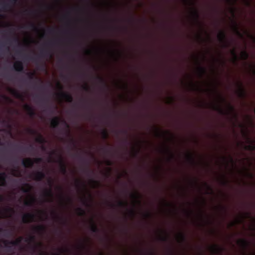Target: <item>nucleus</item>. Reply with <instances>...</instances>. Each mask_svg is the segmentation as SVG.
I'll use <instances>...</instances> for the list:
<instances>
[{"label":"nucleus","mask_w":255,"mask_h":255,"mask_svg":"<svg viewBox=\"0 0 255 255\" xmlns=\"http://www.w3.org/2000/svg\"><path fill=\"white\" fill-rule=\"evenodd\" d=\"M212 109L216 111H217L221 115H234V118L237 120L238 118V115L235 112L234 107L231 104L228 105V111L227 112L224 111V110L218 105L214 104L212 105Z\"/></svg>","instance_id":"obj_1"},{"label":"nucleus","mask_w":255,"mask_h":255,"mask_svg":"<svg viewBox=\"0 0 255 255\" xmlns=\"http://www.w3.org/2000/svg\"><path fill=\"white\" fill-rule=\"evenodd\" d=\"M42 161V158L41 157L35 158L33 160L30 158H27L22 160V164L25 167L32 168L34 163L39 164Z\"/></svg>","instance_id":"obj_2"},{"label":"nucleus","mask_w":255,"mask_h":255,"mask_svg":"<svg viewBox=\"0 0 255 255\" xmlns=\"http://www.w3.org/2000/svg\"><path fill=\"white\" fill-rule=\"evenodd\" d=\"M23 239V237H20L15 241H8L6 240H4L3 241V243L4 244L5 247L8 248V251H9L10 248V245L12 246H17L21 243Z\"/></svg>","instance_id":"obj_3"},{"label":"nucleus","mask_w":255,"mask_h":255,"mask_svg":"<svg viewBox=\"0 0 255 255\" xmlns=\"http://www.w3.org/2000/svg\"><path fill=\"white\" fill-rule=\"evenodd\" d=\"M48 183L49 186L51 187L53 183V180L51 178H49L48 180ZM44 195L45 197L50 198V199L48 200L49 202H51L53 201V193L51 188L48 189H46L44 191Z\"/></svg>","instance_id":"obj_4"},{"label":"nucleus","mask_w":255,"mask_h":255,"mask_svg":"<svg viewBox=\"0 0 255 255\" xmlns=\"http://www.w3.org/2000/svg\"><path fill=\"white\" fill-rule=\"evenodd\" d=\"M35 218V215L31 213H27L24 214L22 218V222L24 223H29L34 221V219Z\"/></svg>","instance_id":"obj_5"},{"label":"nucleus","mask_w":255,"mask_h":255,"mask_svg":"<svg viewBox=\"0 0 255 255\" xmlns=\"http://www.w3.org/2000/svg\"><path fill=\"white\" fill-rule=\"evenodd\" d=\"M57 162H58L60 165V169L61 172L64 175H66L67 172L66 165L61 155L59 156V159L57 160Z\"/></svg>","instance_id":"obj_6"},{"label":"nucleus","mask_w":255,"mask_h":255,"mask_svg":"<svg viewBox=\"0 0 255 255\" xmlns=\"http://www.w3.org/2000/svg\"><path fill=\"white\" fill-rule=\"evenodd\" d=\"M33 179L37 181H41L45 177V174L42 171H38L33 173Z\"/></svg>","instance_id":"obj_7"},{"label":"nucleus","mask_w":255,"mask_h":255,"mask_svg":"<svg viewBox=\"0 0 255 255\" xmlns=\"http://www.w3.org/2000/svg\"><path fill=\"white\" fill-rule=\"evenodd\" d=\"M58 95L64 99L65 101L69 103H72L73 101V98L72 95L69 93L61 92L60 94H58Z\"/></svg>","instance_id":"obj_8"},{"label":"nucleus","mask_w":255,"mask_h":255,"mask_svg":"<svg viewBox=\"0 0 255 255\" xmlns=\"http://www.w3.org/2000/svg\"><path fill=\"white\" fill-rule=\"evenodd\" d=\"M24 108L25 110L27 112L28 115L31 118L34 117L36 113L34 111V109L29 105L25 104L24 106Z\"/></svg>","instance_id":"obj_9"},{"label":"nucleus","mask_w":255,"mask_h":255,"mask_svg":"<svg viewBox=\"0 0 255 255\" xmlns=\"http://www.w3.org/2000/svg\"><path fill=\"white\" fill-rule=\"evenodd\" d=\"M218 38L219 40L225 44L227 46V36L225 32L224 31H221L218 35Z\"/></svg>","instance_id":"obj_10"},{"label":"nucleus","mask_w":255,"mask_h":255,"mask_svg":"<svg viewBox=\"0 0 255 255\" xmlns=\"http://www.w3.org/2000/svg\"><path fill=\"white\" fill-rule=\"evenodd\" d=\"M14 70L17 72H23L24 70V66L21 61H16L13 65Z\"/></svg>","instance_id":"obj_11"},{"label":"nucleus","mask_w":255,"mask_h":255,"mask_svg":"<svg viewBox=\"0 0 255 255\" xmlns=\"http://www.w3.org/2000/svg\"><path fill=\"white\" fill-rule=\"evenodd\" d=\"M211 249L214 254L220 255L224 250V249L218 245H213L211 247Z\"/></svg>","instance_id":"obj_12"},{"label":"nucleus","mask_w":255,"mask_h":255,"mask_svg":"<svg viewBox=\"0 0 255 255\" xmlns=\"http://www.w3.org/2000/svg\"><path fill=\"white\" fill-rule=\"evenodd\" d=\"M238 244L244 249L248 248L250 245V243L246 239H240L238 241Z\"/></svg>","instance_id":"obj_13"},{"label":"nucleus","mask_w":255,"mask_h":255,"mask_svg":"<svg viewBox=\"0 0 255 255\" xmlns=\"http://www.w3.org/2000/svg\"><path fill=\"white\" fill-rule=\"evenodd\" d=\"M239 89L238 90V95L240 98H244L246 96V91L243 87L241 83L238 84Z\"/></svg>","instance_id":"obj_14"},{"label":"nucleus","mask_w":255,"mask_h":255,"mask_svg":"<svg viewBox=\"0 0 255 255\" xmlns=\"http://www.w3.org/2000/svg\"><path fill=\"white\" fill-rule=\"evenodd\" d=\"M60 119L58 117H55L51 120V127L53 128H57L59 125Z\"/></svg>","instance_id":"obj_15"},{"label":"nucleus","mask_w":255,"mask_h":255,"mask_svg":"<svg viewBox=\"0 0 255 255\" xmlns=\"http://www.w3.org/2000/svg\"><path fill=\"white\" fill-rule=\"evenodd\" d=\"M6 174L3 172L0 173V186H5L6 185Z\"/></svg>","instance_id":"obj_16"},{"label":"nucleus","mask_w":255,"mask_h":255,"mask_svg":"<svg viewBox=\"0 0 255 255\" xmlns=\"http://www.w3.org/2000/svg\"><path fill=\"white\" fill-rule=\"evenodd\" d=\"M248 141L250 142V144L248 145H245V149L252 151L255 150V141L252 140L250 138H248Z\"/></svg>","instance_id":"obj_17"},{"label":"nucleus","mask_w":255,"mask_h":255,"mask_svg":"<svg viewBox=\"0 0 255 255\" xmlns=\"http://www.w3.org/2000/svg\"><path fill=\"white\" fill-rule=\"evenodd\" d=\"M9 92L13 96L16 98L22 100L23 99V95L16 90L13 89H9Z\"/></svg>","instance_id":"obj_18"},{"label":"nucleus","mask_w":255,"mask_h":255,"mask_svg":"<svg viewBox=\"0 0 255 255\" xmlns=\"http://www.w3.org/2000/svg\"><path fill=\"white\" fill-rule=\"evenodd\" d=\"M91 226H90V230L94 233H98L99 232V229L98 228L97 225L94 222V221L93 219L91 220Z\"/></svg>","instance_id":"obj_19"},{"label":"nucleus","mask_w":255,"mask_h":255,"mask_svg":"<svg viewBox=\"0 0 255 255\" xmlns=\"http://www.w3.org/2000/svg\"><path fill=\"white\" fill-rule=\"evenodd\" d=\"M34 232L38 233V234H43L45 232L46 228L45 226L43 225H39L36 227H35L33 229Z\"/></svg>","instance_id":"obj_20"},{"label":"nucleus","mask_w":255,"mask_h":255,"mask_svg":"<svg viewBox=\"0 0 255 255\" xmlns=\"http://www.w3.org/2000/svg\"><path fill=\"white\" fill-rule=\"evenodd\" d=\"M51 52L48 49H42L40 51L39 56L41 57H51Z\"/></svg>","instance_id":"obj_21"},{"label":"nucleus","mask_w":255,"mask_h":255,"mask_svg":"<svg viewBox=\"0 0 255 255\" xmlns=\"http://www.w3.org/2000/svg\"><path fill=\"white\" fill-rule=\"evenodd\" d=\"M36 142L41 144H44L46 143V140L44 137L40 134H38V136L35 139Z\"/></svg>","instance_id":"obj_22"},{"label":"nucleus","mask_w":255,"mask_h":255,"mask_svg":"<svg viewBox=\"0 0 255 255\" xmlns=\"http://www.w3.org/2000/svg\"><path fill=\"white\" fill-rule=\"evenodd\" d=\"M28 78L30 81H40L39 79H38V78L36 77L35 76L34 73L33 72H28L26 73Z\"/></svg>","instance_id":"obj_23"},{"label":"nucleus","mask_w":255,"mask_h":255,"mask_svg":"<svg viewBox=\"0 0 255 255\" xmlns=\"http://www.w3.org/2000/svg\"><path fill=\"white\" fill-rule=\"evenodd\" d=\"M192 14L196 21L199 22V14L198 10L194 8L192 11Z\"/></svg>","instance_id":"obj_24"},{"label":"nucleus","mask_w":255,"mask_h":255,"mask_svg":"<svg viewBox=\"0 0 255 255\" xmlns=\"http://www.w3.org/2000/svg\"><path fill=\"white\" fill-rule=\"evenodd\" d=\"M131 196L132 198L134 199L136 202L139 204V205H140L141 204V202L139 200L140 198V195L137 194V193H132L131 194Z\"/></svg>","instance_id":"obj_25"},{"label":"nucleus","mask_w":255,"mask_h":255,"mask_svg":"<svg viewBox=\"0 0 255 255\" xmlns=\"http://www.w3.org/2000/svg\"><path fill=\"white\" fill-rule=\"evenodd\" d=\"M164 151H165V152H166V153H167L168 154H169V155H170L169 160H171L174 158V155L173 154V153L172 152V151H171L169 147H168L167 146H165V147L164 148Z\"/></svg>","instance_id":"obj_26"},{"label":"nucleus","mask_w":255,"mask_h":255,"mask_svg":"<svg viewBox=\"0 0 255 255\" xmlns=\"http://www.w3.org/2000/svg\"><path fill=\"white\" fill-rule=\"evenodd\" d=\"M35 201L36 200L34 198H32L30 200L25 201L24 202V205L28 207L32 206L35 203Z\"/></svg>","instance_id":"obj_27"},{"label":"nucleus","mask_w":255,"mask_h":255,"mask_svg":"<svg viewBox=\"0 0 255 255\" xmlns=\"http://www.w3.org/2000/svg\"><path fill=\"white\" fill-rule=\"evenodd\" d=\"M96 79L99 81V82L102 84L104 88H107V85L105 80L100 76H97Z\"/></svg>","instance_id":"obj_28"},{"label":"nucleus","mask_w":255,"mask_h":255,"mask_svg":"<svg viewBox=\"0 0 255 255\" xmlns=\"http://www.w3.org/2000/svg\"><path fill=\"white\" fill-rule=\"evenodd\" d=\"M241 57L242 59L246 60L248 59L249 54L246 51L244 50L241 53Z\"/></svg>","instance_id":"obj_29"},{"label":"nucleus","mask_w":255,"mask_h":255,"mask_svg":"<svg viewBox=\"0 0 255 255\" xmlns=\"http://www.w3.org/2000/svg\"><path fill=\"white\" fill-rule=\"evenodd\" d=\"M27 28L30 29L34 31H38V27L33 23H29L26 27Z\"/></svg>","instance_id":"obj_30"},{"label":"nucleus","mask_w":255,"mask_h":255,"mask_svg":"<svg viewBox=\"0 0 255 255\" xmlns=\"http://www.w3.org/2000/svg\"><path fill=\"white\" fill-rule=\"evenodd\" d=\"M52 214L53 215L54 218L55 219L59 221H62L63 224H66V221L65 220H63V218L58 216L55 212H52Z\"/></svg>","instance_id":"obj_31"},{"label":"nucleus","mask_w":255,"mask_h":255,"mask_svg":"<svg viewBox=\"0 0 255 255\" xmlns=\"http://www.w3.org/2000/svg\"><path fill=\"white\" fill-rule=\"evenodd\" d=\"M198 72H199V73L200 74V75L201 76H202L203 75L205 74L206 73V69L204 67H202L201 66H199L198 67Z\"/></svg>","instance_id":"obj_32"},{"label":"nucleus","mask_w":255,"mask_h":255,"mask_svg":"<svg viewBox=\"0 0 255 255\" xmlns=\"http://www.w3.org/2000/svg\"><path fill=\"white\" fill-rule=\"evenodd\" d=\"M186 157L188 160L192 163H195V160L193 154L190 152H188L186 154Z\"/></svg>","instance_id":"obj_33"},{"label":"nucleus","mask_w":255,"mask_h":255,"mask_svg":"<svg viewBox=\"0 0 255 255\" xmlns=\"http://www.w3.org/2000/svg\"><path fill=\"white\" fill-rule=\"evenodd\" d=\"M234 29L236 34L240 37H242L243 34L239 31L238 27V24L236 21H234Z\"/></svg>","instance_id":"obj_34"},{"label":"nucleus","mask_w":255,"mask_h":255,"mask_svg":"<svg viewBox=\"0 0 255 255\" xmlns=\"http://www.w3.org/2000/svg\"><path fill=\"white\" fill-rule=\"evenodd\" d=\"M25 242H26V243H35V237L34 236L31 235V236H29V238H26L25 239Z\"/></svg>","instance_id":"obj_35"},{"label":"nucleus","mask_w":255,"mask_h":255,"mask_svg":"<svg viewBox=\"0 0 255 255\" xmlns=\"http://www.w3.org/2000/svg\"><path fill=\"white\" fill-rule=\"evenodd\" d=\"M34 99H38L39 102H47L48 100L47 98L45 97H41L38 95H36L34 97Z\"/></svg>","instance_id":"obj_36"},{"label":"nucleus","mask_w":255,"mask_h":255,"mask_svg":"<svg viewBox=\"0 0 255 255\" xmlns=\"http://www.w3.org/2000/svg\"><path fill=\"white\" fill-rule=\"evenodd\" d=\"M61 122L63 124V125L65 126L66 129V132L67 134L70 136V126L68 123H66V122L64 120H62Z\"/></svg>","instance_id":"obj_37"},{"label":"nucleus","mask_w":255,"mask_h":255,"mask_svg":"<svg viewBox=\"0 0 255 255\" xmlns=\"http://www.w3.org/2000/svg\"><path fill=\"white\" fill-rule=\"evenodd\" d=\"M25 185L27 187V188H25L24 187L21 188V190L24 193H29L31 189V187L28 184H25Z\"/></svg>","instance_id":"obj_38"},{"label":"nucleus","mask_w":255,"mask_h":255,"mask_svg":"<svg viewBox=\"0 0 255 255\" xmlns=\"http://www.w3.org/2000/svg\"><path fill=\"white\" fill-rule=\"evenodd\" d=\"M118 206L120 207L127 208L128 206V203L127 202L119 201L118 203Z\"/></svg>","instance_id":"obj_39"},{"label":"nucleus","mask_w":255,"mask_h":255,"mask_svg":"<svg viewBox=\"0 0 255 255\" xmlns=\"http://www.w3.org/2000/svg\"><path fill=\"white\" fill-rule=\"evenodd\" d=\"M101 134H102V137L104 139H107L108 138L109 134H108V131L106 129H103L102 131Z\"/></svg>","instance_id":"obj_40"},{"label":"nucleus","mask_w":255,"mask_h":255,"mask_svg":"<svg viewBox=\"0 0 255 255\" xmlns=\"http://www.w3.org/2000/svg\"><path fill=\"white\" fill-rule=\"evenodd\" d=\"M77 211L78 212V215L80 216H84L86 215L85 210L81 208H77Z\"/></svg>","instance_id":"obj_41"},{"label":"nucleus","mask_w":255,"mask_h":255,"mask_svg":"<svg viewBox=\"0 0 255 255\" xmlns=\"http://www.w3.org/2000/svg\"><path fill=\"white\" fill-rule=\"evenodd\" d=\"M165 234H166L165 236H161L159 237V239L160 241L163 242H166L168 241L169 237L167 235H166V233H165Z\"/></svg>","instance_id":"obj_42"},{"label":"nucleus","mask_w":255,"mask_h":255,"mask_svg":"<svg viewBox=\"0 0 255 255\" xmlns=\"http://www.w3.org/2000/svg\"><path fill=\"white\" fill-rule=\"evenodd\" d=\"M181 242L184 243L186 242V239L185 235L183 233H180L179 235Z\"/></svg>","instance_id":"obj_43"},{"label":"nucleus","mask_w":255,"mask_h":255,"mask_svg":"<svg viewBox=\"0 0 255 255\" xmlns=\"http://www.w3.org/2000/svg\"><path fill=\"white\" fill-rule=\"evenodd\" d=\"M9 7H10V6H9V4H8V3H2L1 4V8L3 10H6L7 8H9Z\"/></svg>","instance_id":"obj_44"},{"label":"nucleus","mask_w":255,"mask_h":255,"mask_svg":"<svg viewBox=\"0 0 255 255\" xmlns=\"http://www.w3.org/2000/svg\"><path fill=\"white\" fill-rule=\"evenodd\" d=\"M27 131L29 134H32V135L38 134V133L36 130H35L33 129H31V128H28L27 129Z\"/></svg>","instance_id":"obj_45"},{"label":"nucleus","mask_w":255,"mask_h":255,"mask_svg":"<svg viewBox=\"0 0 255 255\" xmlns=\"http://www.w3.org/2000/svg\"><path fill=\"white\" fill-rule=\"evenodd\" d=\"M3 232L5 233L4 236L6 237H9L12 235V232L8 230H4Z\"/></svg>","instance_id":"obj_46"},{"label":"nucleus","mask_w":255,"mask_h":255,"mask_svg":"<svg viewBox=\"0 0 255 255\" xmlns=\"http://www.w3.org/2000/svg\"><path fill=\"white\" fill-rule=\"evenodd\" d=\"M84 171L88 174L93 173V172L90 169L89 165H88L87 167L85 169H84Z\"/></svg>","instance_id":"obj_47"},{"label":"nucleus","mask_w":255,"mask_h":255,"mask_svg":"<svg viewBox=\"0 0 255 255\" xmlns=\"http://www.w3.org/2000/svg\"><path fill=\"white\" fill-rule=\"evenodd\" d=\"M231 53H232V55L233 56V57L235 59V60L236 61L238 59V56H237V53H236L235 50L234 49L232 50L231 51Z\"/></svg>","instance_id":"obj_48"},{"label":"nucleus","mask_w":255,"mask_h":255,"mask_svg":"<svg viewBox=\"0 0 255 255\" xmlns=\"http://www.w3.org/2000/svg\"><path fill=\"white\" fill-rule=\"evenodd\" d=\"M82 88L86 91H89L90 90V87L87 84L83 86Z\"/></svg>","instance_id":"obj_49"},{"label":"nucleus","mask_w":255,"mask_h":255,"mask_svg":"<svg viewBox=\"0 0 255 255\" xmlns=\"http://www.w3.org/2000/svg\"><path fill=\"white\" fill-rule=\"evenodd\" d=\"M82 203L83 205H84L85 206L90 207V204L88 203V201L85 199L82 200Z\"/></svg>","instance_id":"obj_50"},{"label":"nucleus","mask_w":255,"mask_h":255,"mask_svg":"<svg viewBox=\"0 0 255 255\" xmlns=\"http://www.w3.org/2000/svg\"><path fill=\"white\" fill-rule=\"evenodd\" d=\"M90 182L92 184H93L94 185H99V182L98 181H96V180H94L93 179H90Z\"/></svg>","instance_id":"obj_51"},{"label":"nucleus","mask_w":255,"mask_h":255,"mask_svg":"<svg viewBox=\"0 0 255 255\" xmlns=\"http://www.w3.org/2000/svg\"><path fill=\"white\" fill-rule=\"evenodd\" d=\"M204 185L209 190L211 191L212 192L213 191L212 188L207 183H205Z\"/></svg>","instance_id":"obj_52"},{"label":"nucleus","mask_w":255,"mask_h":255,"mask_svg":"<svg viewBox=\"0 0 255 255\" xmlns=\"http://www.w3.org/2000/svg\"><path fill=\"white\" fill-rule=\"evenodd\" d=\"M78 157H79V159L81 161H83V162H87V160L86 159L82 157L81 156H79V155H78Z\"/></svg>","instance_id":"obj_53"},{"label":"nucleus","mask_w":255,"mask_h":255,"mask_svg":"<svg viewBox=\"0 0 255 255\" xmlns=\"http://www.w3.org/2000/svg\"><path fill=\"white\" fill-rule=\"evenodd\" d=\"M45 111H48L51 114H53L54 113V111L51 107H49L46 110H45Z\"/></svg>","instance_id":"obj_54"},{"label":"nucleus","mask_w":255,"mask_h":255,"mask_svg":"<svg viewBox=\"0 0 255 255\" xmlns=\"http://www.w3.org/2000/svg\"><path fill=\"white\" fill-rule=\"evenodd\" d=\"M70 141L72 144V145L74 147H76V142L75 141H74V140L73 139H70Z\"/></svg>","instance_id":"obj_55"},{"label":"nucleus","mask_w":255,"mask_h":255,"mask_svg":"<svg viewBox=\"0 0 255 255\" xmlns=\"http://www.w3.org/2000/svg\"><path fill=\"white\" fill-rule=\"evenodd\" d=\"M106 164L108 166H111L112 165V162L111 160H107L106 161Z\"/></svg>","instance_id":"obj_56"},{"label":"nucleus","mask_w":255,"mask_h":255,"mask_svg":"<svg viewBox=\"0 0 255 255\" xmlns=\"http://www.w3.org/2000/svg\"><path fill=\"white\" fill-rule=\"evenodd\" d=\"M55 30V28H48V31L49 32H53Z\"/></svg>","instance_id":"obj_57"},{"label":"nucleus","mask_w":255,"mask_h":255,"mask_svg":"<svg viewBox=\"0 0 255 255\" xmlns=\"http://www.w3.org/2000/svg\"><path fill=\"white\" fill-rule=\"evenodd\" d=\"M33 149V147L31 145H30L29 147L26 148V150L27 151L31 150Z\"/></svg>","instance_id":"obj_58"},{"label":"nucleus","mask_w":255,"mask_h":255,"mask_svg":"<svg viewBox=\"0 0 255 255\" xmlns=\"http://www.w3.org/2000/svg\"><path fill=\"white\" fill-rule=\"evenodd\" d=\"M129 213L132 216H134L135 215V211L134 210H130L129 211Z\"/></svg>","instance_id":"obj_59"},{"label":"nucleus","mask_w":255,"mask_h":255,"mask_svg":"<svg viewBox=\"0 0 255 255\" xmlns=\"http://www.w3.org/2000/svg\"><path fill=\"white\" fill-rule=\"evenodd\" d=\"M13 41L17 43H18V44H19V39L17 37H15L13 39Z\"/></svg>","instance_id":"obj_60"},{"label":"nucleus","mask_w":255,"mask_h":255,"mask_svg":"<svg viewBox=\"0 0 255 255\" xmlns=\"http://www.w3.org/2000/svg\"><path fill=\"white\" fill-rule=\"evenodd\" d=\"M34 12V11L30 10H27V9H26V10H25L24 11V12H26L27 13H32V12Z\"/></svg>","instance_id":"obj_61"},{"label":"nucleus","mask_w":255,"mask_h":255,"mask_svg":"<svg viewBox=\"0 0 255 255\" xmlns=\"http://www.w3.org/2000/svg\"><path fill=\"white\" fill-rule=\"evenodd\" d=\"M6 210L9 211H11V212H14L13 209H12V208H9V207L7 208L6 209Z\"/></svg>","instance_id":"obj_62"},{"label":"nucleus","mask_w":255,"mask_h":255,"mask_svg":"<svg viewBox=\"0 0 255 255\" xmlns=\"http://www.w3.org/2000/svg\"><path fill=\"white\" fill-rule=\"evenodd\" d=\"M145 216H146V217H147V218H150V216H151V214H150V213H147L145 214Z\"/></svg>","instance_id":"obj_63"},{"label":"nucleus","mask_w":255,"mask_h":255,"mask_svg":"<svg viewBox=\"0 0 255 255\" xmlns=\"http://www.w3.org/2000/svg\"><path fill=\"white\" fill-rule=\"evenodd\" d=\"M250 36L254 40V42H255V36H254L253 35H250Z\"/></svg>","instance_id":"obj_64"}]
</instances>
